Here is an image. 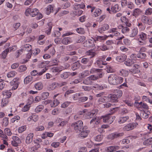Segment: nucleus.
Returning <instances> with one entry per match:
<instances>
[{"label": "nucleus", "mask_w": 152, "mask_h": 152, "mask_svg": "<svg viewBox=\"0 0 152 152\" xmlns=\"http://www.w3.org/2000/svg\"><path fill=\"white\" fill-rule=\"evenodd\" d=\"M123 80L124 78L116 74H111L108 77L109 83L114 85L120 84Z\"/></svg>", "instance_id": "nucleus-1"}, {"label": "nucleus", "mask_w": 152, "mask_h": 152, "mask_svg": "<svg viewBox=\"0 0 152 152\" xmlns=\"http://www.w3.org/2000/svg\"><path fill=\"white\" fill-rule=\"evenodd\" d=\"M115 108H113L110 110V113L106 116L103 117V122L107 123L109 124H111L115 118V117L114 116H112L110 114L114 113L115 112Z\"/></svg>", "instance_id": "nucleus-2"}, {"label": "nucleus", "mask_w": 152, "mask_h": 152, "mask_svg": "<svg viewBox=\"0 0 152 152\" xmlns=\"http://www.w3.org/2000/svg\"><path fill=\"white\" fill-rule=\"evenodd\" d=\"M114 94H109L113 102H117L118 100V99L121 97L122 95L123 92L122 91L117 89L115 90L114 92Z\"/></svg>", "instance_id": "nucleus-3"}, {"label": "nucleus", "mask_w": 152, "mask_h": 152, "mask_svg": "<svg viewBox=\"0 0 152 152\" xmlns=\"http://www.w3.org/2000/svg\"><path fill=\"white\" fill-rule=\"evenodd\" d=\"M71 126L77 132H80L83 127V123L81 121H78L75 123H72Z\"/></svg>", "instance_id": "nucleus-4"}, {"label": "nucleus", "mask_w": 152, "mask_h": 152, "mask_svg": "<svg viewBox=\"0 0 152 152\" xmlns=\"http://www.w3.org/2000/svg\"><path fill=\"white\" fill-rule=\"evenodd\" d=\"M38 12L39 11L37 9H32L28 8L26 10L25 14L26 16H28L30 15L31 16L34 17L37 15Z\"/></svg>", "instance_id": "nucleus-5"}, {"label": "nucleus", "mask_w": 152, "mask_h": 152, "mask_svg": "<svg viewBox=\"0 0 152 152\" xmlns=\"http://www.w3.org/2000/svg\"><path fill=\"white\" fill-rule=\"evenodd\" d=\"M118 31V29L117 28H113L110 30L109 32L110 33H113L114 36L117 37V40H121L124 37Z\"/></svg>", "instance_id": "nucleus-6"}, {"label": "nucleus", "mask_w": 152, "mask_h": 152, "mask_svg": "<svg viewBox=\"0 0 152 152\" xmlns=\"http://www.w3.org/2000/svg\"><path fill=\"white\" fill-rule=\"evenodd\" d=\"M123 132H115L111 134L108 136V138L113 140L116 138H120L124 135Z\"/></svg>", "instance_id": "nucleus-7"}, {"label": "nucleus", "mask_w": 152, "mask_h": 152, "mask_svg": "<svg viewBox=\"0 0 152 152\" xmlns=\"http://www.w3.org/2000/svg\"><path fill=\"white\" fill-rule=\"evenodd\" d=\"M81 62L84 64H87V66L90 67L92 64L93 61L90 59V58L84 57L81 59Z\"/></svg>", "instance_id": "nucleus-8"}, {"label": "nucleus", "mask_w": 152, "mask_h": 152, "mask_svg": "<svg viewBox=\"0 0 152 152\" xmlns=\"http://www.w3.org/2000/svg\"><path fill=\"white\" fill-rule=\"evenodd\" d=\"M136 126L135 123H131L127 124L124 126L123 128L124 130L128 131L133 129Z\"/></svg>", "instance_id": "nucleus-9"}, {"label": "nucleus", "mask_w": 152, "mask_h": 152, "mask_svg": "<svg viewBox=\"0 0 152 152\" xmlns=\"http://www.w3.org/2000/svg\"><path fill=\"white\" fill-rule=\"evenodd\" d=\"M141 21L143 23L149 25L152 24V18L146 16H143L142 18Z\"/></svg>", "instance_id": "nucleus-10"}, {"label": "nucleus", "mask_w": 152, "mask_h": 152, "mask_svg": "<svg viewBox=\"0 0 152 152\" xmlns=\"http://www.w3.org/2000/svg\"><path fill=\"white\" fill-rule=\"evenodd\" d=\"M103 76L102 72H100L96 75H91L88 77V79L90 80H95L99 78H102Z\"/></svg>", "instance_id": "nucleus-11"}, {"label": "nucleus", "mask_w": 152, "mask_h": 152, "mask_svg": "<svg viewBox=\"0 0 152 152\" xmlns=\"http://www.w3.org/2000/svg\"><path fill=\"white\" fill-rule=\"evenodd\" d=\"M109 94H108L107 96H103L101 98H99L98 100V102L100 104L101 102H112V100L110 97Z\"/></svg>", "instance_id": "nucleus-12"}, {"label": "nucleus", "mask_w": 152, "mask_h": 152, "mask_svg": "<svg viewBox=\"0 0 152 152\" xmlns=\"http://www.w3.org/2000/svg\"><path fill=\"white\" fill-rule=\"evenodd\" d=\"M100 122V119L99 117H95L93 118L91 121L90 124L94 126L97 125Z\"/></svg>", "instance_id": "nucleus-13"}, {"label": "nucleus", "mask_w": 152, "mask_h": 152, "mask_svg": "<svg viewBox=\"0 0 152 152\" xmlns=\"http://www.w3.org/2000/svg\"><path fill=\"white\" fill-rule=\"evenodd\" d=\"M109 26L108 24L104 23L98 28V31L99 33H102L104 31L109 29Z\"/></svg>", "instance_id": "nucleus-14"}, {"label": "nucleus", "mask_w": 152, "mask_h": 152, "mask_svg": "<svg viewBox=\"0 0 152 152\" xmlns=\"http://www.w3.org/2000/svg\"><path fill=\"white\" fill-rule=\"evenodd\" d=\"M91 12H94L93 15L95 17L98 16L101 13V10L99 9L95 8V7H93L91 10Z\"/></svg>", "instance_id": "nucleus-15"}, {"label": "nucleus", "mask_w": 152, "mask_h": 152, "mask_svg": "<svg viewBox=\"0 0 152 152\" xmlns=\"http://www.w3.org/2000/svg\"><path fill=\"white\" fill-rule=\"evenodd\" d=\"M48 101L50 104V105L52 107H56L59 103V101L57 99H55L53 101L48 100Z\"/></svg>", "instance_id": "nucleus-16"}, {"label": "nucleus", "mask_w": 152, "mask_h": 152, "mask_svg": "<svg viewBox=\"0 0 152 152\" xmlns=\"http://www.w3.org/2000/svg\"><path fill=\"white\" fill-rule=\"evenodd\" d=\"M34 136L33 133H30L28 134L26 138V142L27 144H29L32 141Z\"/></svg>", "instance_id": "nucleus-17"}, {"label": "nucleus", "mask_w": 152, "mask_h": 152, "mask_svg": "<svg viewBox=\"0 0 152 152\" xmlns=\"http://www.w3.org/2000/svg\"><path fill=\"white\" fill-rule=\"evenodd\" d=\"M89 132V130L86 129H85L84 128H83L82 129V131L79 134V135L80 137L85 138L87 136Z\"/></svg>", "instance_id": "nucleus-18"}, {"label": "nucleus", "mask_w": 152, "mask_h": 152, "mask_svg": "<svg viewBox=\"0 0 152 152\" xmlns=\"http://www.w3.org/2000/svg\"><path fill=\"white\" fill-rule=\"evenodd\" d=\"M138 31L137 27H134L133 28L129 34V36L130 37H133L136 36L138 33Z\"/></svg>", "instance_id": "nucleus-19"}, {"label": "nucleus", "mask_w": 152, "mask_h": 152, "mask_svg": "<svg viewBox=\"0 0 152 152\" xmlns=\"http://www.w3.org/2000/svg\"><path fill=\"white\" fill-rule=\"evenodd\" d=\"M127 56L126 55L122 54L119 56H118L116 57V59L117 61L118 62H122L124 61L126 58Z\"/></svg>", "instance_id": "nucleus-20"}, {"label": "nucleus", "mask_w": 152, "mask_h": 152, "mask_svg": "<svg viewBox=\"0 0 152 152\" xmlns=\"http://www.w3.org/2000/svg\"><path fill=\"white\" fill-rule=\"evenodd\" d=\"M41 142V140H36L34 141V143L36 145L35 146L33 147L32 148L33 151H35L37 150V149L40 147V145L39 144V142Z\"/></svg>", "instance_id": "nucleus-21"}, {"label": "nucleus", "mask_w": 152, "mask_h": 152, "mask_svg": "<svg viewBox=\"0 0 152 152\" xmlns=\"http://www.w3.org/2000/svg\"><path fill=\"white\" fill-rule=\"evenodd\" d=\"M141 113H140L141 116L143 118L145 119L147 118L149 116V115L150 114V112L147 111L146 113L145 112L144 110L142 109L141 110Z\"/></svg>", "instance_id": "nucleus-22"}, {"label": "nucleus", "mask_w": 152, "mask_h": 152, "mask_svg": "<svg viewBox=\"0 0 152 152\" xmlns=\"http://www.w3.org/2000/svg\"><path fill=\"white\" fill-rule=\"evenodd\" d=\"M72 42L71 38L66 37L63 39L62 40V43L64 45H67Z\"/></svg>", "instance_id": "nucleus-23"}, {"label": "nucleus", "mask_w": 152, "mask_h": 152, "mask_svg": "<svg viewBox=\"0 0 152 152\" xmlns=\"http://www.w3.org/2000/svg\"><path fill=\"white\" fill-rule=\"evenodd\" d=\"M107 37V36H98L94 37L95 42L96 43V41H101L102 40H105Z\"/></svg>", "instance_id": "nucleus-24"}, {"label": "nucleus", "mask_w": 152, "mask_h": 152, "mask_svg": "<svg viewBox=\"0 0 152 152\" xmlns=\"http://www.w3.org/2000/svg\"><path fill=\"white\" fill-rule=\"evenodd\" d=\"M31 46L29 44H26L23 47L22 50L27 51H31Z\"/></svg>", "instance_id": "nucleus-25"}, {"label": "nucleus", "mask_w": 152, "mask_h": 152, "mask_svg": "<svg viewBox=\"0 0 152 152\" xmlns=\"http://www.w3.org/2000/svg\"><path fill=\"white\" fill-rule=\"evenodd\" d=\"M112 13H115L119 11L118 6L117 4L111 6Z\"/></svg>", "instance_id": "nucleus-26"}, {"label": "nucleus", "mask_w": 152, "mask_h": 152, "mask_svg": "<svg viewBox=\"0 0 152 152\" xmlns=\"http://www.w3.org/2000/svg\"><path fill=\"white\" fill-rule=\"evenodd\" d=\"M62 69L61 66H54L51 69V71L53 72H59L62 71Z\"/></svg>", "instance_id": "nucleus-27"}, {"label": "nucleus", "mask_w": 152, "mask_h": 152, "mask_svg": "<svg viewBox=\"0 0 152 152\" xmlns=\"http://www.w3.org/2000/svg\"><path fill=\"white\" fill-rule=\"evenodd\" d=\"M135 62L130 59H127L124 61V64L127 66H131L134 64Z\"/></svg>", "instance_id": "nucleus-28"}, {"label": "nucleus", "mask_w": 152, "mask_h": 152, "mask_svg": "<svg viewBox=\"0 0 152 152\" xmlns=\"http://www.w3.org/2000/svg\"><path fill=\"white\" fill-rule=\"evenodd\" d=\"M118 147L116 146H110L107 148V151L108 152L114 151L117 149Z\"/></svg>", "instance_id": "nucleus-29"}, {"label": "nucleus", "mask_w": 152, "mask_h": 152, "mask_svg": "<svg viewBox=\"0 0 152 152\" xmlns=\"http://www.w3.org/2000/svg\"><path fill=\"white\" fill-rule=\"evenodd\" d=\"M33 80V77L32 76L29 75L26 77L24 79V83L25 84H27L31 82Z\"/></svg>", "instance_id": "nucleus-30"}, {"label": "nucleus", "mask_w": 152, "mask_h": 152, "mask_svg": "<svg viewBox=\"0 0 152 152\" xmlns=\"http://www.w3.org/2000/svg\"><path fill=\"white\" fill-rule=\"evenodd\" d=\"M49 90H53L58 88L59 86V83L57 82H53L50 86Z\"/></svg>", "instance_id": "nucleus-31"}, {"label": "nucleus", "mask_w": 152, "mask_h": 152, "mask_svg": "<svg viewBox=\"0 0 152 152\" xmlns=\"http://www.w3.org/2000/svg\"><path fill=\"white\" fill-rule=\"evenodd\" d=\"M34 87L37 90H40L42 89L43 86L42 83L39 82L36 83L35 84Z\"/></svg>", "instance_id": "nucleus-32"}, {"label": "nucleus", "mask_w": 152, "mask_h": 152, "mask_svg": "<svg viewBox=\"0 0 152 152\" xmlns=\"http://www.w3.org/2000/svg\"><path fill=\"white\" fill-rule=\"evenodd\" d=\"M137 107V108L140 111L141 110H142L143 109L147 110L149 108L147 104L146 103H143V104L140 105L139 106V107Z\"/></svg>", "instance_id": "nucleus-33"}, {"label": "nucleus", "mask_w": 152, "mask_h": 152, "mask_svg": "<svg viewBox=\"0 0 152 152\" xmlns=\"http://www.w3.org/2000/svg\"><path fill=\"white\" fill-rule=\"evenodd\" d=\"M90 72L91 74L96 73L97 75H98V74L100 72H102V70L99 69H96L95 68L91 69L90 70Z\"/></svg>", "instance_id": "nucleus-34"}, {"label": "nucleus", "mask_w": 152, "mask_h": 152, "mask_svg": "<svg viewBox=\"0 0 152 152\" xmlns=\"http://www.w3.org/2000/svg\"><path fill=\"white\" fill-rule=\"evenodd\" d=\"M9 53L7 49H6L2 51L0 55V57L3 59H5L7 56L8 53Z\"/></svg>", "instance_id": "nucleus-35"}, {"label": "nucleus", "mask_w": 152, "mask_h": 152, "mask_svg": "<svg viewBox=\"0 0 152 152\" xmlns=\"http://www.w3.org/2000/svg\"><path fill=\"white\" fill-rule=\"evenodd\" d=\"M92 39H89L88 40L87 44L90 47H93L94 45V42H95L94 38H92Z\"/></svg>", "instance_id": "nucleus-36"}, {"label": "nucleus", "mask_w": 152, "mask_h": 152, "mask_svg": "<svg viewBox=\"0 0 152 152\" xmlns=\"http://www.w3.org/2000/svg\"><path fill=\"white\" fill-rule=\"evenodd\" d=\"M129 118V117L128 116L120 117L119 119L118 122L120 124L123 123L126 121Z\"/></svg>", "instance_id": "nucleus-37"}, {"label": "nucleus", "mask_w": 152, "mask_h": 152, "mask_svg": "<svg viewBox=\"0 0 152 152\" xmlns=\"http://www.w3.org/2000/svg\"><path fill=\"white\" fill-rule=\"evenodd\" d=\"M139 36L140 39L142 40H145V41L147 39V34L143 32L140 33Z\"/></svg>", "instance_id": "nucleus-38"}, {"label": "nucleus", "mask_w": 152, "mask_h": 152, "mask_svg": "<svg viewBox=\"0 0 152 152\" xmlns=\"http://www.w3.org/2000/svg\"><path fill=\"white\" fill-rule=\"evenodd\" d=\"M104 61H102L100 59H99L97 60L96 61V63L97 64V66L100 68L103 67L102 65H105L107 63H104Z\"/></svg>", "instance_id": "nucleus-39"}, {"label": "nucleus", "mask_w": 152, "mask_h": 152, "mask_svg": "<svg viewBox=\"0 0 152 152\" xmlns=\"http://www.w3.org/2000/svg\"><path fill=\"white\" fill-rule=\"evenodd\" d=\"M46 13L47 15H49L51 12H53V8L50 5L48 6L46 8Z\"/></svg>", "instance_id": "nucleus-40"}, {"label": "nucleus", "mask_w": 152, "mask_h": 152, "mask_svg": "<svg viewBox=\"0 0 152 152\" xmlns=\"http://www.w3.org/2000/svg\"><path fill=\"white\" fill-rule=\"evenodd\" d=\"M137 57L139 58L145 59L146 57V55L145 53L139 52L137 54Z\"/></svg>", "instance_id": "nucleus-41"}, {"label": "nucleus", "mask_w": 152, "mask_h": 152, "mask_svg": "<svg viewBox=\"0 0 152 152\" xmlns=\"http://www.w3.org/2000/svg\"><path fill=\"white\" fill-rule=\"evenodd\" d=\"M74 9L75 10L74 11V13L76 15L79 16L82 14L83 11L81 10L80 9H75L74 8Z\"/></svg>", "instance_id": "nucleus-42"}, {"label": "nucleus", "mask_w": 152, "mask_h": 152, "mask_svg": "<svg viewBox=\"0 0 152 152\" xmlns=\"http://www.w3.org/2000/svg\"><path fill=\"white\" fill-rule=\"evenodd\" d=\"M80 65V64L79 62L74 63L72 66V69L73 70H75L79 68Z\"/></svg>", "instance_id": "nucleus-43"}, {"label": "nucleus", "mask_w": 152, "mask_h": 152, "mask_svg": "<svg viewBox=\"0 0 152 152\" xmlns=\"http://www.w3.org/2000/svg\"><path fill=\"white\" fill-rule=\"evenodd\" d=\"M8 99L7 98H3L1 100V106L4 107L8 103Z\"/></svg>", "instance_id": "nucleus-44"}, {"label": "nucleus", "mask_w": 152, "mask_h": 152, "mask_svg": "<svg viewBox=\"0 0 152 152\" xmlns=\"http://www.w3.org/2000/svg\"><path fill=\"white\" fill-rule=\"evenodd\" d=\"M70 72H65L60 75V77L62 78L66 79L69 77L70 75Z\"/></svg>", "instance_id": "nucleus-45"}, {"label": "nucleus", "mask_w": 152, "mask_h": 152, "mask_svg": "<svg viewBox=\"0 0 152 152\" xmlns=\"http://www.w3.org/2000/svg\"><path fill=\"white\" fill-rule=\"evenodd\" d=\"M152 144V137L145 140L143 144L145 145H148Z\"/></svg>", "instance_id": "nucleus-46"}, {"label": "nucleus", "mask_w": 152, "mask_h": 152, "mask_svg": "<svg viewBox=\"0 0 152 152\" xmlns=\"http://www.w3.org/2000/svg\"><path fill=\"white\" fill-rule=\"evenodd\" d=\"M17 72L14 71H11L8 72L7 75L8 78L13 77L16 74Z\"/></svg>", "instance_id": "nucleus-47"}, {"label": "nucleus", "mask_w": 152, "mask_h": 152, "mask_svg": "<svg viewBox=\"0 0 152 152\" xmlns=\"http://www.w3.org/2000/svg\"><path fill=\"white\" fill-rule=\"evenodd\" d=\"M82 89L85 91H89L93 89L92 86H82Z\"/></svg>", "instance_id": "nucleus-48"}, {"label": "nucleus", "mask_w": 152, "mask_h": 152, "mask_svg": "<svg viewBox=\"0 0 152 152\" xmlns=\"http://www.w3.org/2000/svg\"><path fill=\"white\" fill-rule=\"evenodd\" d=\"M27 69V67L26 65H23L19 67L18 70L19 72H21L25 71Z\"/></svg>", "instance_id": "nucleus-49"}, {"label": "nucleus", "mask_w": 152, "mask_h": 152, "mask_svg": "<svg viewBox=\"0 0 152 152\" xmlns=\"http://www.w3.org/2000/svg\"><path fill=\"white\" fill-rule=\"evenodd\" d=\"M141 13L140 10L138 8L135 9L133 12V15L136 16L139 15Z\"/></svg>", "instance_id": "nucleus-50"}, {"label": "nucleus", "mask_w": 152, "mask_h": 152, "mask_svg": "<svg viewBox=\"0 0 152 152\" xmlns=\"http://www.w3.org/2000/svg\"><path fill=\"white\" fill-rule=\"evenodd\" d=\"M92 87L93 88L92 89L95 88L97 90H101L103 88V86L98 84H95L94 86H92Z\"/></svg>", "instance_id": "nucleus-51"}, {"label": "nucleus", "mask_w": 152, "mask_h": 152, "mask_svg": "<svg viewBox=\"0 0 152 152\" xmlns=\"http://www.w3.org/2000/svg\"><path fill=\"white\" fill-rule=\"evenodd\" d=\"M98 49L99 50L100 49L102 51H105L108 50L109 48L106 45H101L99 47Z\"/></svg>", "instance_id": "nucleus-52"}, {"label": "nucleus", "mask_w": 152, "mask_h": 152, "mask_svg": "<svg viewBox=\"0 0 152 152\" xmlns=\"http://www.w3.org/2000/svg\"><path fill=\"white\" fill-rule=\"evenodd\" d=\"M49 95V94L48 92H43L42 94L41 98L43 100L45 99L48 98Z\"/></svg>", "instance_id": "nucleus-53"}, {"label": "nucleus", "mask_w": 152, "mask_h": 152, "mask_svg": "<svg viewBox=\"0 0 152 152\" xmlns=\"http://www.w3.org/2000/svg\"><path fill=\"white\" fill-rule=\"evenodd\" d=\"M9 124L8 118L5 117L3 119L2 125L4 126H6Z\"/></svg>", "instance_id": "nucleus-54"}, {"label": "nucleus", "mask_w": 152, "mask_h": 152, "mask_svg": "<svg viewBox=\"0 0 152 152\" xmlns=\"http://www.w3.org/2000/svg\"><path fill=\"white\" fill-rule=\"evenodd\" d=\"M86 39V37L84 36H80L78 37L77 39L76 42L77 43L83 42Z\"/></svg>", "instance_id": "nucleus-55"}, {"label": "nucleus", "mask_w": 152, "mask_h": 152, "mask_svg": "<svg viewBox=\"0 0 152 152\" xmlns=\"http://www.w3.org/2000/svg\"><path fill=\"white\" fill-rule=\"evenodd\" d=\"M86 54L88 56H91V57L89 58H91L94 57L96 55V53L92 51H91L89 50L88 51H87L86 52Z\"/></svg>", "instance_id": "nucleus-56"}, {"label": "nucleus", "mask_w": 152, "mask_h": 152, "mask_svg": "<svg viewBox=\"0 0 152 152\" xmlns=\"http://www.w3.org/2000/svg\"><path fill=\"white\" fill-rule=\"evenodd\" d=\"M43 108L44 106L42 105H39L35 108V112L36 113H38L41 111Z\"/></svg>", "instance_id": "nucleus-57"}, {"label": "nucleus", "mask_w": 152, "mask_h": 152, "mask_svg": "<svg viewBox=\"0 0 152 152\" xmlns=\"http://www.w3.org/2000/svg\"><path fill=\"white\" fill-rule=\"evenodd\" d=\"M71 103L70 102L66 101L61 104V107L62 108H65L68 107Z\"/></svg>", "instance_id": "nucleus-58"}, {"label": "nucleus", "mask_w": 152, "mask_h": 152, "mask_svg": "<svg viewBox=\"0 0 152 152\" xmlns=\"http://www.w3.org/2000/svg\"><path fill=\"white\" fill-rule=\"evenodd\" d=\"M120 74L123 76H126L128 75V73L127 71L122 69L120 71Z\"/></svg>", "instance_id": "nucleus-59"}, {"label": "nucleus", "mask_w": 152, "mask_h": 152, "mask_svg": "<svg viewBox=\"0 0 152 152\" xmlns=\"http://www.w3.org/2000/svg\"><path fill=\"white\" fill-rule=\"evenodd\" d=\"M12 138L13 141L16 142V143H17L20 144L21 143V140L18 137L16 136H13Z\"/></svg>", "instance_id": "nucleus-60"}, {"label": "nucleus", "mask_w": 152, "mask_h": 152, "mask_svg": "<svg viewBox=\"0 0 152 152\" xmlns=\"http://www.w3.org/2000/svg\"><path fill=\"white\" fill-rule=\"evenodd\" d=\"M8 52L9 53L12 51H14L16 49V47L15 46H13L12 47H9L8 48H6Z\"/></svg>", "instance_id": "nucleus-61"}, {"label": "nucleus", "mask_w": 152, "mask_h": 152, "mask_svg": "<svg viewBox=\"0 0 152 152\" xmlns=\"http://www.w3.org/2000/svg\"><path fill=\"white\" fill-rule=\"evenodd\" d=\"M4 133L5 134H7L8 136H11L12 134V133L10 129L8 128H6L4 130Z\"/></svg>", "instance_id": "nucleus-62"}, {"label": "nucleus", "mask_w": 152, "mask_h": 152, "mask_svg": "<svg viewBox=\"0 0 152 152\" xmlns=\"http://www.w3.org/2000/svg\"><path fill=\"white\" fill-rule=\"evenodd\" d=\"M85 7V5L84 4H77L75 5L74 8L75 9H78L80 8V9H83Z\"/></svg>", "instance_id": "nucleus-63"}, {"label": "nucleus", "mask_w": 152, "mask_h": 152, "mask_svg": "<svg viewBox=\"0 0 152 152\" xmlns=\"http://www.w3.org/2000/svg\"><path fill=\"white\" fill-rule=\"evenodd\" d=\"M29 104L26 105L22 109V111L23 112H25L28 111L30 107Z\"/></svg>", "instance_id": "nucleus-64"}]
</instances>
